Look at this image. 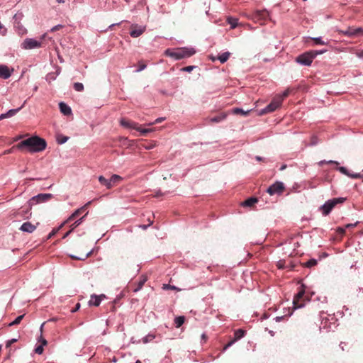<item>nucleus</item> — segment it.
<instances>
[{
  "mask_svg": "<svg viewBox=\"0 0 363 363\" xmlns=\"http://www.w3.org/2000/svg\"><path fill=\"white\" fill-rule=\"evenodd\" d=\"M46 141L38 137L33 136L16 145L17 149H27L30 152H36L44 150L46 148Z\"/></svg>",
  "mask_w": 363,
  "mask_h": 363,
  "instance_id": "1",
  "label": "nucleus"
},
{
  "mask_svg": "<svg viewBox=\"0 0 363 363\" xmlns=\"http://www.w3.org/2000/svg\"><path fill=\"white\" fill-rule=\"evenodd\" d=\"M195 50L192 48H181L175 50L167 49L164 52L166 56L172 57L175 60H181L192 56Z\"/></svg>",
  "mask_w": 363,
  "mask_h": 363,
  "instance_id": "2",
  "label": "nucleus"
},
{
  "mask_svg": "<svg viewBox=\"0 0 363 363\" xmlns=\"http://www.w3.org/2000/svg\"><path fill=\"white\" fill-rule=\"evenodd\" d=\"M323 52L318 51H308L300 55H298L296 58V62L306 66H309L313 62V60L318 55L321 54Z\"/></svg>",
  "mask_w": 363,
  "mask_h": 363,
  "instance_id": "3",
  "label": "nucleus"
},
{
  "mask_svg": "<svg viewBox=\"0 0 363 363\" xmlns=\"http://www.w3.org/2000/svg\"><path fill=\"white\" fill-rule=\"evenodd\" d=\"M345 199L344 198H334L326 201L325 204L320 207L323 215H328L337 203H342L345 201Z\"/></svg>",
  "mask_w": 363,
  "mask_h": 363,
  "instance_id": "4",
  "label": "nucleus"
},
{
  "mask_svg": "<svg viewBox=\"0 0 363 363\" xmlns=\"http://www.w3.org/2000/svg\"><path fill=\"white\" fill-rule=\"evenodd\" d=\"M91 203V201L86 203L82 207L77 209L73 213H72L69 218L60 226V228H62V225L65 224H68L71 223L72 221L76 220L80 215H82L83 213H85L87 210V208L89 205Z\"/></svg>",
  "mask_w": 363,
  "mask_h": 363,
  "instance_id": "5",
  "label": "nucleus"
},
{
  "mask_svg": "<svg viewBox=\"0 0 363 363\" xmlns=\"http://www.w3.org/2000/svg\"><path fill=\"white\" fill-rule=\"evenodd\" d=\"M281 104V98L275 96L271 103L262 111V113H267L273 112L278 108Z\"/></svg>",
  "mask_w": 363,
  "mask_h": 363,
  "instance_id": "6",
  "label": "nucleus"
},
{
  "mask_svg": "<svg viewBox=\"0 0 363 363\" xmlns=\"http://www.w3.org/2000/svg\"><path fill=\"white\" fill-rule=\"evenodd\" d=\"M42 46V41H38L32 38H26L21 43V48L24 50L33 49Z\"/></svg>",
  "mask_w": 363,
  "mask_h": 363,
  "instance_id": "7",
  "label": "nucleus"
},
{
  "mask_svg": "<svg viewBox=\"0 0 363 363\" xmlns=\"http://www.w3.org/2000/svg\"><path fill=\"white\" fill-rule=\"evenodd\" d=\"M305 301V291L301 289L294 296L293 300V304L294 308H299L304 306Z\"/></svg>",
  "mask_w": 363,
  "mask_h": 363,
  "instance_id": "8",
  "label": "nucleus"
},
{
  "mask_svg": "<svg viewBox=\"0 0 363 363\" xmlns=\"http://www.w3.org/2000/svg\"><path fill=\"white\" fill-rule=\"evenodd\" d=\"M284 189H285V187L282 182H277L274 184H273L272 185H271L267 189V191L270 195H274L276 194H280L284 191Z\"/></svg>",
  "mask_w": 363,
  "mask_h": 363,
  "instance_id": "9",
  "label": "nucleus"
},
{
  "mask_svg": "<svg viewBox=\"0 0 363 363\" xmlns=\"http://www.w3.org/2000/svg\"><path fill=\"white\" fill-rule=\"evenodd\" d=\"M52 194H40L35 196H33L30 200V206L35 203H43L49 201L52 198Z\"/></svg>",
  "mask_w": 363,
  "mask_h": 363,
  "instance_id": "10",
  "label": "nucleus"
},
{
  "mask_svg": "<svg viewBox=\"0 0 363 363\" xmlns=\"http://www.w3.org/2000/svg\"><path fill=\"white\" fill-rule=\"evenodd\" d=\"M145 26H139L138 24H133L130 26V35L133 38H138L145 31Z\"/></svg>",
  "mask_w": 363,
  "mask_h": 363,
  "instance_id": "11",
  "label": "nucleus"
},
{
  "mask_svg": "<svg viewBox=\"0 0 363 363\" xmlns=\"http://www.w3.org/2000/svg\"><path fill=\"white\" fill-rule=\"evenodd\" d=\"M339 33L349 37H353L356 35H362L363 29L362 28H354L352 27H349L345 30H339Z\"/></svg>",
  "mask_w": 363,
  "mask_h": 363,
  "instance_id": "12",
  "label": "nucleus"
},
{
  "mask_svg": "<svg viewBox=\"0 0 363 363\" xmlns=\"http://www.w3.org/2000/svg\"><path fill=\"white\" fill-rule=\"evenodd\" d=\"M106 297L104 294H101L99 296L93 294L91 296V299L89 301V305L94 306H99L102 301Z\"/></svg>",
  "mask_w": 363,
  "mask_h": 363,
  "instance_id": "13",
  "label": "nucleus"
},
{
  "mask_svg": "<svg viewBox=\"0 0 363 363\" xmlns=\"http://www.w3.org/2000/svg\"><path fill=\"white\" fill-rule=\"evenodd\" d=\"M120 124L126 128H132L135 130L138 128V124L137 123L126 118H121L120 121Z\"/></svg>",
  "mask_w": 363,
  "mask_h": 363,
  "instance_id": "14",
  "label": "nucleus"
},
{
  "mask_svg": "<svg viewBox=\"0 0 363 363\" xmlns=\"http://www.w3.org/2000/svg\"><path fill=\"white\" fill-rule=\"evenodd\" d=\"M35 229L36 225L32 224L30 222H26L20 227L21 230L29 233H33Z\"/></svg>",
  "mask_w": 363,
  "mask_h": 363,
  "instance_id": "15",
  "label": "nucleus"
},
{
  "mask_svg": "<svg viewBox=\"0 0 363 363\" xmlns=\"http://www.w3.org/2000/svg\"><path fill=\"white\" fill-rule=\"evenodd\" d=\"M11 76V72L6 65H0V77L8 79Z\"/></svg>",
  "mask_w": 363,
  "mask_h": 363,
  "instance_id": "16",
  "label": "nucleus"
},
{
  "mask_svg": "<svg viewBox=\"0 0 363 363\" xmlns=\"http://www.w3.org/2000/svg\"><path fill=\"white\" fill-rule=\"evenodd\" d=\"M60 110L65 116H69L72 113L71 108L64 102L59 104Z\"/></svg>",
  "mask_w": 363,
  "mask_h": 363,
  "instance_id": "17",
  "label": "nucleus"
},
{
  "mask_svg": "<svg viewBox=\"0 0 363 363\" xmlns=\"http://www.w3.org/2000/svg\"><path fill=\"white\" fill-rule=\"evenodd\" d=\"M255 17L258 20L265 21L269 17V12L267 10L257 11Z\"/></svg>",
  "mask_w": 363,
  "mask_h": 363,
  "instance_id": "18",
  "label": "nucleus"
},
{
  "mask_svg": "<svg viewBox=\"0 0 363 363\" xmlns=\"http://www.w3.org/2000/svg\"><path fill=\"white\" fill-rule=\"evenodd\" d=\"M87 213H88V211H86V212L85 213V214H84L83 216H82L81 218H78V219L77 218L76 220H74L75 221H74L73 223H72V224L70 225V228H71L72 230H74V229H75L76 228H77V227H78V226H79V225L82 223V221H83L84 218L86 217V216L87 215Z\"/></svg>",
  "mask_w": 363,
  "mask_h": 363,
  "instance_id": "19",
  "label": "nucleus"
},
{
  "mask_svg": "<svg viewBox=\"0 0 363 363\" xmlns=\"http://www.w3.org/2000/svg\"><path fill=\"white\" fill-rule=\"evenodd\" d=\"M20 109L21 108L17 109H11L7 113L1 114L0 116V119L11 117L14 116Z\"/></svg>",
  "mask_w": 363,
  "mask_h": 363,
  "instance_id": "20",
  "label": "nucleus"
},
{
  "mask_svg": "<svg viewBox=\"0 0 363 363\" xmlns=\"http://www.w3.org/2000/svg\"><path fill=\"white\" fill-rule=\"evenodd\" d=\"M257 202V199L256 198L251 197V198H249L247 200H245L242 203V206L251 207V206H253Z\"/></svg>",
  "mask_w": 363,
  "mask_h": 363,
  "instance_id": "21",
  "label": "nucleus"
},
{
  "mask_svg": "<svg viewBox=\"0 0 363 363\" xmlns=\"http://www.w3.org/2000/svg\"><path fill=\"white\" fill-rule=\"evenodd\" d=\"M225 118H226V114L221 113L218 116L211 118L209 120H210L211 123H219V122L223 121Z\"/></svg>",
  "mask_w": 363,
  "mask_h": 363,
  "instance_id": "22",
  "label": "nucleus"
},
{
  "mask_svg": "<svg viewBox=\"0 0 363 363\" xmlns=\"http://www.w3.org/2000/svg\"><path fill=\"white\" fill-rule=\"evenodd\" d=\"M99 182L101 183V184L107 187V189L112 188V184H110L109 180L106 179L104 177L100 176L99 177Z\"/></svg>",
  "mask_w": 363,
  "mask_h": 363,
  "instance_id": "23",
  "label": "nucleus"
},
{
  "mask_svg": "<svg viewBox=\"0 0 363 363\" xmlns=\"http://www.w3.org/2000/svg\"><path fill=\"white\" fill-rule=\"evenodd\" d=\"M184 320H185L184 316H178V317H177L174 319L175 327L177 328L181 327L184 324Z\"/></svg>",
  "mask_w": 363,
  "mask_h": 363,
  "instance_id": "24",
  "label": "nucleus"
},
{
  "mask_svg": "<svg viewBox=\"0 0 363 363\" xmlns=\"http://www.w3.org/2000/svg\"><path fill=\"white\" fill-rule=\"evenodd\" d=\"M230 55V53L229 52H225L219 55L218 59L221 63H225L228 60Z\"/></svg>",
  "mask_w": 363,
  "mask_h": 363,
  "instance_id": "25",
  "label": "nucleus"
},
{
  "mask_svg": "<svg viewBox=\"0 0 363 363\" xmlns=\"http://www.w3.org/2000/svg\"><path fill=\"white\" fill-rule=\"evenodd\" d=\"M146 281H147V279L145 277L141 278L140 280L138 282L137 286L133 289V291L137 292L139 290H140Z\"/></svg>",
  "mask_w": 363,
  "mask_h": 363,
  "instance_id": "26",
  "label": "nucleus"
},
{
  "mask_svg": "<svg viewBox=\"0 0 363 363\" xmlns=\"http://www.w3.org/2000/svg\"><path fill=\"white\" fill-rule=\"evenodd\" d=\"M245 335V331L242 330V329H238L237 330L235 331L234 333V339L235 341L240 340V338H242Z\"/></svg>",
  "mask_w": 363,
  "mask_h": 363,
  "instance_id": "27",
  "label": "nucleus"
},
{
  "mask_svg": "<svg viewBox=\"0 0 363 363\" xmlns=\"http://www.w3.org/2000/svg\"><path fill=\"white\" fill-rule=\"evenodd\" d=\"M121 179H122V178L120 176H118L117 174H113L109 179L110 184H112V187H113L114 184H116V183L120 182Z\"/></svg>",
  "mask_w": 363,
  "mask_h": 363,
  "instance_id": "28",
  "label": "nucleus"
},
{
  "mask_svg": "<svg viewBox=\"0 0 363 363\" xmlns=\"http://www.w3.org/2000/svg\"><path fill=\"white\" fill-rule=\"evenodd\" d=\"M91 253V251H89L88 252L84 253L82 257H77L74 255H70V257L77 260H84L86 259Z\"/></svg>",
  "mask_w": 363,
  "mask_h": 363,
  "instance_id": "29",
  "label": "nucleus"
},
{
  "mask_svg": "<svg viewBox=\"0 0 363 363\" xmlns=\"http://www.w3.org/2000/svg\"><path fill=\"white\" fill-rule=\"evenodd\" d=\"M318 262L315 259H311L308 262L303 264V265L306 267H312L313 266H315L317 264Z\"/></svg>",
  "mask_w": 363,
  "mask_h": 363,
  "instance_id": "30",
  "label": "nucleus"
},
{
  "mask_svg": "<svg viewBox=\"0 0 363 363\" xmlns=\"http://www.w3.org/2000/svg\"><path fill=\"white\" fill-rule=\"evenodd\" d=\"M136 130L140 132L142 135H146L147 133H151L153 131V129L152 128H142L140 126L138 125V128H136Z\"/></svg>",
  "mask_w": 363,
  "mask_h": 363,
  "instance_id": "31",
  "label": "nucleus"
},
{
  "mask_svg": "<svg viewBox=\"0 0 363 363\" xmlns=\"http://www.w3.org/2000/svg\"><path fill=\"white\" fill-rule=\"evenodd\" d=\"M23 317L24 315H21L18 316L13 321L9 324V326H13L19 324L21 321L23 320Z\"/></svg>",
  "mask_w": 363,
  "mask_h": 363,
  "instance_id": "32",
  "label": "nucleus"
},
{
  "mask_svg": "<svg viewBox=\"0 0 363 363\" xmlns=\"http://www.w3.org/2000/svg\"><path fill=\"white\" fill-rule=\"evenodd\" d=\"M228 23L231 26V28H235L238 24V19L233 18H228Z\"/></svg>",
  "mask_w": 363,
  "mask_h": 363,
  "instance_id": "33",
  "label": "nucleus"
},
{
  "mask_svg": "<svg viewBox=\"0 0 363 363\" xmlns=\"http://www.w3.org/2000/svg\"><path fill=\"white\" fill-rule=\"evenodd\" d=\"M155 337V336L152 334H149L147 335H146L145 337H143V343H147L149 342H151L152 340H153V339Z\"/></svg>",
  "mask_w": 363,
  "mask_h": 363,
  "instance_id": "34",
  "label": "nucleus"
},
{
  "mask_svg": "<svg viewBox=\"0 0 363 363\" xmlns=\"http://www.w3.org/2000/svg\"><path fill=\"white\" fill-rule=\"evenodd\" d=\"M74 88L77 91H82L84 90V85L82 83L76 82L74 84Z\"/></svg>",
  "mask_w": 363,
  "mask_h": 363,
  "instance_id": "35",
  "label": "nucleus"
},
{
  "mask_svg": "<svg viewBox=\"0 0 363 363\" xmlns=\"http://www.w3.org/2000/svg\"><path fill=\"white\" fill-rule=\"evenodd\" d=\"M45 323H43L40 326V332L43 333V328ZM39 341L41 342V345H46L48 344L47 340L42 336V335L40 337Z\"/></svg>",
  "mask_w": 363,
  "mask_h": 363,
  "instance_id": "36",
  "label": "nucleus"
},
{
  "mask_svg": "<svg viewBox=\"0 0 363 363\" xmlns=\"http://www.w3.org/2000/svg\"><path fill=\"white\" fill-rule=\"evenodd\" d=\"M289 93H290V89H287L286 90H285L282 94L281 95H277L276 96L277 97H281V102L283 101V100L286 98L289 95Z\"/></svg>",
  "mask_w": 363,
  "mask_h": 363,
  "instance_id": "37",
  "label": "nucleus"
},
{
  "mask_svg": "<svg viewBox=\"0 0 363 363\" xmlns=\"http://www.w3.org/2000/svg\"><path fill=\"white\" fill-rule=\"evenodd\" d=\"M347 177L352 178V179H360L362 178V173H356V174H352L349 172V174Z\"/></svg>",
  "mask_w": 363,
  "mask_h": 363,
  "instance_id": "38",
  "label": "nucleus"
},
{
  "mask_svg": "<svg viewBox=\"0 0 363 363\" xmlns=\"http://www.w3.org/2000/svg\"><path fill=\"white\" fill-rule=\"evenodd\" d=\"M314 43L317 45H326L327 43L322 40L321 38H313Z\"/></svg>",
  "mask_w": 363,
  "mask_h": 363,
  "instance_id": "39",
  "label": "nucleus"
},
{
  "mask_svg": "<svg viewBox=\"0 0 363 363\" xmlns=\"http://www.w3.org/2000/svg\"><path fill=\"white\" fill-rule=\"evenodd\" d=\"M146 68V65L143 62L140 61L138 62V69H137V72H140Z\"/></svg>",
  "mask_w": 363,
  "mask_h": 363,
  "instance_id": "40",
  "label": "nucleus"
},
{
  "mask_svg": "<svg viewBox=\"0 0 363 363\" xmlns=\"http://www.w3.org/2000/svg\"><path fill=\"white\" fill-rule=\"evenodd\" d=\"M285 263H286V262L284 260H279L277 262V266L279 269H284V268L287 267L286 266H285Z\"/></svg>",
  "mask_w": 363,
  "mask_h": 363,
  "instance_id": "41",
  "label": "nucleus"
},
{
  "mask_svg": "<svg viewBox=\"0 0 363 363\" xmlns=\"http://www.w3.org/2000/svg\"><path fill=\"white\" fill-rule=\"evenodd\" d=\"M233 111H234L235 113H237V114L240 113V114H242V115H247V113H248V111L245 112L242 109L239 108H235Z\"/></svg>",
  "mask_w": 363,
  "mask_h": 363,
  "instance_id": "42",
  "label": "nucleus"
},
{
  "mask_svg": "<svg viewBox=\"0 0 363 363\" xmlns=\"http://www.w3.org/2000/svg\"><path fill=\"white\" fill-rule=\"evenodd\" d=\"M195 68L194 66H187V67H184L183 68H182V71L183 72H191Z\"/></svg>",
  "mask_w": 363,
  "mask_h": 363,
  "instance_id": "43",
  "label": "nucleus"
},
{
  "mask_svg": "<svg viewBox=\"0 0 363 363\" xmlns=\"http://www.w3.org/2000/svg\"><path fill=\"white\" fill-rule=\"evenodd\" d=\"M325 163H327V164H335L336 165H338L339 163L336 161H333V160H330V161H325V160H323V161H320L319 162V164L320 165H322L323 164H325Z\"/></svg>",
  "mask_w": 363,
  "mask_h": 363,
  "instance_id": "44",
  "label": "nucleus"
},
{
  "mask_svg": "<svg viewBox=\"0 0 363 363\" xmlns=\"http://www.w3.org/2000/svg\"><path fill=\"white\" fill-rule=\"evenodd\" d=\"M338 170H339L341 173H342V174H345V175H347V176L349 174V171H348L345 167H340L338 168Z\"/></svg>",
  "mask_w": 363,
  "mask_h": 363,
  "instance_id": "45",
  "label": "nucleus"
},
{
  "mask_svg": "<svg viewBox=\"0 0 363 363\" xmlns=\"http://www.w3.org/2000/svg\"><path fill=\"white\" fill-rule=\"evenodd\" d=\"M35 352H36L37 354H42V353H43V345H39V346H38V347L35 348Z\"/></svg>",
  "mask_w": 363,
  "mask_h": 363,
  "instance_id": "46",
  "label": "nucleus"
},
{
  "mask_svg": "<svg viewBox=\"0 0 363 363\" xmlns=\"http://www.w3.org/2000/svg\"><path fill=\"white\" fill-rule=\"evenodd\" d=\"M236 342L235 340V339H233V340L230 341L228 344H226L224 347H223V351L226 350L229 347H230L231 345H233L234 344V342Z\"/></svg>",
  "mask_w": 363,
  "mask_h": 363,
  "instance_id": "47",
  "label": "nucleus"
},
{
  "mask_svg": "<svg viewBox=\"0 0 363 363\" xmlns=\"http://www.w3.org/2000/svg\"><path fill=\"white\" fill-rule=\"evenodd\" d=\"M62 28H63L62 25H57L51 28V32H55V31L59 30L60 29H61Z\"/></svg>",
  "mask_w": 363,
  "mask_h": 363,
  "instance_id": "48",
  "label": "nucleus"
},
{
  "mask_svg": "<svg viewBox=\"0 0 363 363\" xmlns=\"http://www.w3.org/2000/svg\"><path fill=\"white\" fill-rule=\"evenodd\" d=\"M15 148H17V147H16V145L13 146L11 148H10V149H9V150H5V151L4 152V155H8V154H11V153H12V152H13V150H14Z\"/></svg>",
  "mask_w": 363,
  "mask_h": 363,
  "instance_id": "49",
  "label": "nucleus"
},
{
  "mask_svg": "<svg viewBox=\"0 0 363 363\" xmlns=\"http://www.w3.org/2000/svg\"><path fill=\"white\" fill-rule=\"evenodd\" d=\"M6 33V29L4 28V26L0 23V35H5Z\"/></svg>",
  "mask_w": 363,
  "mask_h": 363,
  "instance_id": "50",
  "label": "nucleus"
},
{
  "mask_svg": "<svg viewBox=\"0 0 363 363\" xmlns=\"http://www.w3.org/2000/svg\"><path fill=\"white\" fill-rule=\"evenodd\" d=\"M164 120V118H158L153 123H151L149 125L160 123L162 122Z\"/></svg>",
  "mask_w": 363,
  "mask_h": 363,
  "instance_id": "51",
  "label": "nucleus"
},
{
  "mask_svg": "<svg viewBox=\"0 0 363 363\" xmlns=\"http://www.w3.org/2000/svg\"><path fill=\"white\" fill-rule=\"evenodd\" d=\"M17 341L16 339H11L10 340H9L7 342H6V347H9L11 345V344L16 342Z\"/></svg>",
  "mask_w": 363,
  "mask_h": 363,
  "instance_id": "52",
  "label": "nucleus"
},
{
  "mask_svg": "<svg viewBox=\"0 0 363 363\" xmlns=\"http://www.w3.org/2000/svg\"><path fill=\"white\" fill-rule=\"evenodd\" d=\"M163 289H176L177 288L175 286H171L169 284H164Z\"/></svg>",
  "mask_w": 363,
  "mask_h": 363,
  "instance_id": "53",
  "label": "nucleus"
},
{
  "mask_svg": "<svg viewBox=\"0 0 363 363\" xmlns=\"http://www.w3.org/2000/svg\"><path fill=\"white\" fill-rule=\"evenodd\" d=\"M149 221H150V223L147 225H141L140 227L141 228H143V230H145L147 228V227L148 225H150L152 223V222H153L152 220H150V219H149Z\"/></svg>",
  "mask_w": 363,
  "mask_h": 363,
  "instance_id": "54",
  "label": "nucleus"
},
{
  "mask_svg": "<svg viewBox=\"0 0 363 363\" xmlns=\"http://www.w3.org/2000/svg\"><path fill=\"white\" fill-rule=\"evenodd\" d=\"M79 308H80V303H78L76 305L75 308H73V309L72 310V313L76 312L77 311H78V310L79 309Z\"/></svg>",
  "mask_w": 363,
  "mask_h": 363,
  "instance_id": "55",
  "label": "nucleus"
},
{
  "mask_svg": "<svg viewBox=\"0 0 363 363\" xmlns=\"http://www.w3.org/2000/svg\"><path fill=\"white\" fill-rule=\"evenodd\" d=\"M356 54L359 57H363V50L357 51Z\"/></svg>",
  "mask_w": 363,
  "mask_h": 363,
  "instance_id": "56",
  "label": "nucleus"
},
{
  "mask_svg": "<svg viewBox=\"0 0 363 363\" xmlns=\"http://www.w3.org/2000/svg\"><path fill=\"white\" fill-rule=\"evenodd\" d=\"M255 159H256V160L259 161V162H260V161L266 162V160H265V159H264V158H262V157H260V156H256V157H255Z\"/></svg>",
  "mask_w": 363,
  "mask_h": 363,
  "instance_id": "57",
  "label": "nucleus"
},
{
  "mask_svg": "<svg viewBox=\"0 0 363 363\" xmlns=\"http://www.w3.org/2000/svg\"><path fill=\"white\" fill-rule=\"evenodd\" d=\"M201 340L203 342H206V340H207V336L206 334H202L201 335Z\"/></svg>",
  "mask_w": 363,
  "mask_h": 363,
  "instance_id": "58",
  "label": "nucleus"
},
{
  "mask_svg": "<svg viewBox=\"0 0 363 363\" xmlns=\"http://www.w3.org/2000/svg\"><path fill=\"white\" fill-rule=\"evenodd\" d=\"M67 140V137H65L64 138H62V140H60L58 139V143H59L60 144H62V143H65Z\"/></svg>",
  "mask_w": 363,
  "mask_h": 363,
  "instance_id": "59",
  "label": "nucleus"
},
{
  "mask_svg": "<svg viewBox=\"0 0 363 363\" xmlns=\"http://www.w3.org/2000/svg\"><path fill=\"white\" fill-rule=\"evenodd\" d=\"M73 230L70 229L68 232H67L65 235L63 236V238H67L72 232Z\"/></svg>",
  "mask_w": 363,
  "mask_h": 363,
  "instance_id": "60",
  "label": "nucleus"
},
{
  "mask_svg": "<svg viewBox=\"0 0 363 363\" xmlns=\"http://www.w3.org/2000/svg\"><path fill=\"white\" fill-rule=\"evenodd\" d=\"M283 318H284V317H283V316H280V317H279V316H277V317H276V318H275V319H276V321H277V322L280 321V320H281V319H283Z\"/></svg>",
  "mask_w": 363,
  "mask_h": 363,
  "instance_id": "61",
  "label": "nucleus"
},
{
  "mask_svg": "<svg viewBox=\"0 0 363 363\" xmlns=\"http://www.w3.org/2000/svg\"><path fill=\"white\" fill-rule=\"evenodd\" d=\"M55 233H56V231H55V230H52V231L50 233V235H49V236H48V238H51L52 235H54Z\"/></svg>",
  "mask_w": 363,
  "mask_h": 363,
  "instance_id": "62",
  "label": "nucleus"
},
{
  "mask_svg": "<svg viewBox=\"0 0 363 363\" xmlns=\"http://www.w3.org/2000/svg\"><path fill=\"white\" fill-rule=\"evenodd\" d=\"M23 138V135H18L16 138H14L13 141H17Z\"/></svg>",
  "mask_w": 363,
  "mask_h": 363,
  "instance_id": "63",
  "label": "nucleus"
},
{
  "mask_svg": "<svg viewBox=\"0 0 363 363\" xmlns=\"http://www.w3.org/2000/svg\"><path fill=\"white\" fill-rule=\"evenodd\" d=\"M356 225V223L355 224H347L346 225V228H350V227H353V226H355Z\"/></svg>",
  "mask_w": 363,
  "mask_h": 363,
  "instance_id": "64",
  "label": "nucleus"
}]
</instances>
